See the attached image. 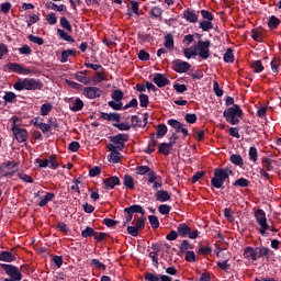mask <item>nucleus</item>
<instances>
[{
    "label": "nucleus",
    "mask_w": 281,
    "mask_h": 281,
    "mask_svg": "<svg viewBox=\"0 0 281 281\" xmlns=\"http://www.w3.org/2000/svg\"><path fill=\"white\" fill-rule=\"evenodd\" d=\"M155 198L156 201H159L160 203H166V201H170V199H172V195L166 190H159L155 193Z\"/></svg>",
    "instance_id": "nucleus-19"
},
{
    "label": "nucleus",
    "mask_w": 281,
    "mask_h": 281,
    "mask_svg": "<svg viewBox=\"0 0 281 281\" xmlns=\"http://www.w3.org/2000/svg\"><path fill=\"white\" fill-rule=\"evenodd\" d=\"M195 49L198 52V56L203 58V60H207L210 58V41H200L195 45Z\"/></svg>",
    "instance_id": "nucleus-9"
},
{
    "label": "nucleus",
    "mask_w": 281,
    "mask_h": 281,
    "mask_svg": "<svg viewBox=\"0 0 281 281\" xmlns=\"http://www.w3.org/2000/svg\"><path fill=\"white\" fill-rule=\"evenodd\" d=\"M19 171V164L14 161H7L0 166V175L2 177H13Z\"/></svg>",
    "instance_id": "nucleus-6"
},
{
    "label": "nucleus",
    "mask_w": 281,
    "mask_h": 281,
    "mask_svg": "<svg viewBox=\"0 0 281 281\" xmlns=\"http://www.w3.org/2000/svg\"><path fill=\"white\" fill-rule=\"evenodd\" d=\"M148 221L153 229H157L159 227V218L155 215H149Z\"/></svg>",
    "instance_id": "nucleus-49"
},
{
    "label": "nucleus",
    "mask_w": 281,
    "mask_h": 281,
    "mask_svg": "<svg viewBox=\"0 0 281 281\" xmlns=\"http://www.w3.org/2000/svg\"><path fill=\"white\" fill-rule=\"evenodd\" d=\"M278 25H280V19H278L276 15H271L268 21V26L270 30H278Z\"/></svg>",
    "instance_id": "nucleus-38"
},
{
    "label": "nucleus",
    "mask_w": 281,
    "mask_h": 281,
    "mask_svg": "<svg viewBox=\"0 0 281 281\" xmlns=\"http://www.w3.org/2000/svg\"><path fill=\"white\" fill-rule=\"evenodd\" d=\"M271 69H272V71L274 72V74H279L280 72V59H273L272 61H271Z\"/></svg>",
    "instance_id": "nucleus-56"
},
{
    "label": "nucleus",
    "mask_w": 281,
    "mask_h": 281,
    "mask_svg": "<svg viewBox=\"0 0 281 281\" xmlns=\"http://www.w3.org/2000/svg\"><path fill=\"white\" fill-rule=\"evenodd\" d=\"M150 14L154 16V19H159L164 14V10L161 7H154L150 10Z\"/></svg>",
    "instance_id": "nucleus-45"
},
{
    "label": "nucleus",
    "mask_w": 281,
    "mask_h": 281,
    "mask_svg": "<svg viewBox=\"0 0 281 281\" xmlns=\"http://www.w3.org/2000/svg\"><path fill=\"white\" fill-rule=\"evenodd\" d=\"M157 146V142L155 139H151L148 144V147L145 149V153L147 155H150L151 153H155V147Z\"/></svg>",
    "instance_id": "nucleus-58"
},
{
    "label": "nucleus",
    "mask_w": 281,
    "mask_h": 281,
    "mask_svg": "<svg viewBox=\"0 0 281 281\" xmlns=\"http://www.w3.org/2000/svg\"><path fill=\"white\" fill-rule=\"evenodd\" d=\"M147 183L148 186L153 184V190H155L156 192H159V190L164 188V181L159 176H157V173H155V171H150L148 173Z\"/></svg>",
    "instance_id": "nucleus-10"
},
{
    "label": "nucleus",
    "mask_w": 281,
    "mask_h": 281,
    "mask_svg": "<svg viewBox=\"0 0 281 281\" xmlns=\"http://www.w3.org/2000/svg\"><path fill=\"white\" fill-rule=\"evenodd\" d=\"M250 67L255 74H262V71H265V66L262 65L261 60L251 61Z\"/></svg>",
    "instance_id": "nucleus-28"
},
{
    "label": "nucleus",
    "mask_w": 281,
    "mask_h": 281,
    "mask_svg": "<svg viewBox=\"0 0 281 281\" xmlns=\"http://www.w3.org/2000/svg\"><path fill=\"white\" fill-rule=\"evenodd\" d=\"M170 210H171V207H170V205H168V204H162V205H160V206L158 207V212H159L160 214H164V215L170 214Z\"/></svg>",
    "instance_id": "nucleus-63"
},
{
    "label": "nucleus",
    "mask_w": 281,
    "mask_h": 281,
    "mask_svg": "<svg viewBox=\"0 0 281 281\" xmlns=\"http://www.w3.org/2000/svg\"><path fill=\"white\" fill-rule=\"evenodd\" d=\"M124 212H125V214H132V215H134V214H143V215L146 214V211L144 210V207H142V205H137V204L132 205L130 207H125Z\"/></svg>",
    "instance_id": "nucleus-21"
},
{
    "label": "nucleus",
    "mask_w": 281,
    "mask_h": 281,
    "mask_svg": "<svg viewBox=\"0 0 281 281\" xmlns=\"http://www.w3.org/2000/svg\"><path fill=\"white\" fill-rule=\"evenodd\" d=\"M261 164L263 166L265 169H267L269 172L273 171L276 169V167L278 166V161L268 158V157H263L261 159Z\"/></svg>",
    "instance_id": "nucleus-20"
},
{
    "label": "nucleus",
    "mask_w": 281,
    "mask_h": 281,
    "mask_svg": "<svg viewBox=\"0 0 281 281\" xmlns=\"http://www.w3.org/2000/svg\"><path fill=\"white\" fill-rule=\"evenodd\" d=\"M41 117H36L34 122V126L41 128L43 133H49L52 131V125L47 123L40 122Z\"/></svg>",
    "instance_id": "nucleus-25"
},
{
    "label": "nucleus",
    "mask_w": 281,
    "mask_h": 281,
    "mask_svg": "<svg viewBox=\"0 0 281 281\" xmlns=\"http://www.w3.org/2000/svg\"><path fill=\"white\" fill-rule=\"evenodd\" d=\"M136 172L137 175H150V172H154L153 170H150V167L149 166H138L136 168Z\"/></svg>",
    "instance_id": "nucleus-44"
},
{
    "label": "nucleus",
    "mask_w": 281,
    "mask_h": 281,
    "mask_svg": "<svg viewBox=\"0 0 281 281\" xmlns=\"http://www.w3.org/2000/svg\"><path fill=\"white\" fill-rule=\"evenodd\" d=\"M111 142L115 144V146H119V148L123 149L124 144L128 142V135L127 134H117L115 136L111 137Z\"/></svg>",
    "instance_id": "nucleus-16"
},
{
    "label": "nucleus",
    "mask_w": 281,
    "mask_h": 281,
    "mask_svg": "<svg viewBox=\"0 0 281 281\" xmlns=\"http://www.w3.org/2000/svg\"><path fill=\"white\" fill-rule=\"evenodd\" d=\"M15 258L14 255L10 251H2L0 252V261L1 262H14Z\"/></svg>",
    "instance_id": "nucleus-30"
},
{
    "label": "nucleus",
    "mask_w": 281,
    "mask_h": 281,
    "mask_svg": "<svg viewBox=\"0 0 281 281\" xmlns=\"http://www.w3.org/2000/svg\"><path fill=\"white\" fill-rule=\"evenodd\" d=\"M2 269L5 271L7 276L11 278V280L21 281L23 280V274H21V270L16 266L2 263Z\"/></svg>",
    "instance_id": "nucleus-8"
},
{
    "label": "nucleus",
    "mask_w": 281,
    "mask_h": 281,
    "mask_svg": "<svg viewBox=\"0 0 281 281\" xmlns=\"http://www.w3.org/2000/svg\"><path fill=\"white\" fill-rule=\"evenodd\" d=\"M257 254H258V258L269 256V248L268 247H259V248H257Z\"/></svg>",
    "instance_id": "nucleus-60"
},
{
    "label": "nucleus",
    "mask_w": 281,
    "mask_h": 281,
    "mask_svg": "<svg viewBox=\"0 0 281 281\" xmlns=\"http://www.w3.org/2000/svg\"><path fill=\"white\" fill-rule=\"evenodd\" d=\"M213 91L217 98H222L223 89H221V86H218V81H213Z\"/></svg>",
    "instance_id": "nucleus-51"
},
{
    "label": "nucleus",
    "mask_w": 281,
    "mask_h": 281,
    "mask_svg": "<svg viewBox=\"0 0 281 281\" xmlns=\"http://www.w3.org/2000/svg\"><path fill=\"white\" fill-rule=\"evenodd\" d=\"M154 82L157 85V87H167V85H170V80H168L164 75L156 74L154 77Z\"/></svg>",
    "instance_id": "nucleus-22"
},
{
    "label": "nucleus",
    "mask_w": 281,
    "mask_h": 281,
    "mask_svg": "<svg viewBox=\"0 0 281 281\" xmlns=\"http://www.w3.org/2000/svg\"><path fill=\"white\" fill-rule=\"evenodd\" d=\"M59 166L60 164L56 161V156H50L48 161V168H50L52 170H56Z\"/></svg>",
    "instance_id": "nucleus-50"
},
{
    "label": "nucleus",
    "mask_w": 281,
    "mask_h": 281,
    "mask_svg": "<svg viewBox=\"0 0 281 281\" xmlns=\"http://www.w3.org/2000/svg\"><path fill=\"white\" fill-rule=\"evenodd\" d=\"M138 100H139L140 106H142L143 109H146V106H148V104H149V102H150V101L148 100L147 94H144V93L139 94Z\"/></svg>",
    "instance_id": "nucleus-47"
},
{
    "label": "nucleus",
    "mask_w": 281,
    "mask_h": 281,
    "mask_svg": "<svg viewBox=\"0 0 281 281\" xmlns=\"http://www.w3.org/2000/svg\"><path fill=\"white\" fill-rule=\"evenodd\" d=\"M46 21L47 23H49V25H56V23L58 22V18H56V13H49L46 16Z\"/></svg>",
    "instance_id": "nucleus-59"
},
{
    "label": "nucleus",
    "mask_w": 281,
    "mask_h": 281,
    "mask_svg": "<svg viewBox=\"0 0 281 281\" xmlns=\"http://www.w3.org/2000/svg\"><path fill=\"white\" fill-rule=\"evenodd\" d=\"M229 175H233L231 169L217 168L214 170V177L211 179V186L221 190L226 181H229Z\"/></svg>",
    "instance_id": "nucleus-2"
},
{
    "label": "nucleus",
    "mask_w": 281,
    "mask_h": 281,
    "mask_svg": "<svg viewBox=\"0 0 281 281\" xmlns=\"http://www.w3.org/2000/svg\"><path fill=\"white\" fill-rule=\"evenodd\" d=\"M165 47L170 52L175 49V37H172V34H167L165 36Z\"/></svg>",
    "instance_id": "nucleus-31"
},
{
    "label": "nucleus",
    "mask_w": 281,
    "mask_h": 281,
    "mask_svg": "<svg viewBox=\"0 0 281 281\" xmlns=\"http://www.w3.org/2000/svg\"><path fill=\"white\" fill-rule=\"evenodd\" d=\"M231 161L234 164V166H239V168H243V166H245L243 156L238 154L231 155Z\"/></svg>",
    "instance_id": "nucleus-32"
},
{
    "label": "nucleus",
    "mask_w": 281,
    "mask_h": 281,
    "mask_svg": "<svg viewBox=\"0 0 281 281\" xmlns=\"http://www.w3.org/2000/svg\"><path fill=\"white\" fill-rule=\"evenodd\" d=\"M234 186L239 188H249V180L245 178H239L234 182Z\"/></svg>",
    "instance_id": "nucleus-46"
},
{
    "label": "nucleus",
    "mask_w": 281,
    "mask_h": 281,
    "mask_svg": "<svg viewBox=\"0 0 281 281\" xmlns=\"http://www.w3.org/2000/svg\"><path fill=\"white\" fill-rule=\"evenodd\" d=\"M178 234L179 236H181L182 238H186V236H188L190 234V226H188V224L182 223L178 225Z\"/></svg>",
    "instance_id": "nucleus-26"
},
{
    "label": "nucleus",
    "mask_w": 281,
    "mask_h": 281,
    "mask_svg": "<svg viewBox=\"0 0 281 281\" xmlns=\"http://www.w3.org/2000/svg\"><path fill=\"white\" fill-rule=\"evenodd\" d=\"M13 89H15V91H41V89H43V81L34 78L19 79L13 85Z\"/></svg>",
    "instance_id": "nucleus-1"
},
{
    "label": "nucleus",
    "mask_w": 281,
    "mask_h": 281,
    "mask_svg": "<svg viewBox=\"0 0 281 281\" xmlns=\"http://www.w3.org/2000/svg\"><path fill=\"white\" fill-rule=\"evenodd\" d=\"M184 19L189 21V23H196V21H199V15L196 12L188 10L184 12Z\"/></svg>",
    "instance_id": "nucleus-29"
},
{
    "label": "nucleus",
    "mask_w": 281,
    "mask_h": 281,
    "mask_svg": "<svg viewBox=\"0 0 281 281\" xmlns=\"http://www.w3.org/2000/svg\"><path fill=\"white\" fill-rule=\"evenodd\" d=\"M115 186H120V178L117 176H112L103 180L104 190H113Z\"/></svg>",
    "instance_id": "nucleus-15"
},
{
    "label": "nucleus",
    "mask_w": 281,
    "mask_h": 281,
    "mask_svg": "<svg viewBox=\"0 0 281 281\" xmlns=\"http://www.w3.org/2000/svg\"><path fill=\"white\" fill-rule=\"evenodd\" d=\"M223 58L224 63H234V50H232V48H227Z\"/></svg>",
    "instance_id": "nucleus-43"
},
{
    "label": "nucleus",
    "mask_w": 281,
    "mask_h": 281,
    "mask_svg": "<svg viewBox=\"0 0 281 281\" xmlns=\"http://www.w3.org/2000/svg\"><path fill=\"white\" fill-rule=\"evenodd\" d=\"M68 102L70 111H74L75 113L78 111H82V109L85 108V102H82L80 98L69 99Z\"/></svg>",
    "instance_id": "nucleus-18"
},
{
    "label": "nucleus",
    "mask_w": 281,
    "mask_h": 281,
    "mask_svg": "<svg viewBox=\"0 0 281 281\" xmlns=\"http://www.w3.org/2000/svg\"><path fill=\"white\" fill-rule=\"evenodd\" d=\"M186 58H194V56H198L199 52L196 50V46H192V47H189V48H186L184 52H183Z\"/></svg>",
    "instance_id": "nucleus-36"
},
{
    "label": "nucleus",
    "mask_w": 281,
    "mask_h": 281,
    "mask_svg": "<svg viewBox=\"0 0 281 281\" xmlns=\"http://www.w3.org/2000/svg\"><path fill=\"white\" fill-rule=\"evenodd\" d=\"M12 133L20 144H23V142H27V130L21 128L19 127V125L13 124Z\"/></svg>",
    "instance_id": "nucleus-11"
},
{
    "label": "nucleus",
    "mask_w": 281,
    "mask_h": 281,
    "mask_svg": "<svg viewBox=\"0 0 281 281\" xmlns=\"http://www.w3.org/2000/svg\"><path fill=\"white\" fill-rule=\"evenodd\" d=\"M108 159L110 164H120V160L122 159V155L119 153H110L108 156Z\"/></svg>",
    "instance_id": "nucleus-40"
},
{
    "label": "nucleus",
    "mask_w": 281,
    "mask_h": 281,
    "mask_svg": "<svg viewBox=\"0 0 281 281\" xmlns=\"http://www.w3.org/2000/svg\"><path fill=\"white\" fill-rule=\"evenodd\" d=\"M124 98V92L122 90H114L112 93V100H116L119 102H122V99Z\"/></svg>",
    "instance_id": "nucleus-54"
},
{
    "label": "nucleus",
    "mask_w": 281,
    "mask_h": 281,
    "mask_svg": "<svg viewBox=\"0 0 281 281\" xmlns=\"http://www.w3.org/2000/svg\"><path fill=\"white\" fill-rule=\"evenodd\" d=\"M248 157L250 161H254V164H256V161H258V149H256V147H250L248 151Z\"/></svg>",
    "instance_id": "nucleus-42"
},
{
    "label": "nucleus",
    "mask_w": 281,
    "mask_h": 281,
    "mask_svg": "<svg viewBox=\"0 0 281 281\" xmlns=\"http://www.w3.org/2000/svg\"><path fill=\"white\" fill-rule=\"evenodd\" d=\"M223 115L226 119V122H229V124L236 126V124H239L240 122L238 117L243 115V110L238 104H234L233 106L225 110Z\"/></svg>",
    "instance_id": "nucleus-3"
},
{
    "label": "nucleus",
    "mask_w": 281,
    "mask_h": 281,
    "mask_svg": "<svg viewBox=\"0 0 281 281\" xmlns=\"http://www.w3.org/2000/svg\"><path fill=\"white\" fill-rule=\"evenodd\" d=\"M123 186L128 188L130 190L135 189V179L132 178L131 175H125L123 178Z\"/></svg>",
    "instance_id": "nucleus-27"
},
{
    "label": "nucleus",
    "mask_w": 281,
    "mask_h": 281,
    "mask_svg": "<svg viewBox=\"0 0 281 281\" xmlns=\"http://www.w3.org/2000/svg\"><path fill=\"white\" fill-rule=\"evenodd\" d=\"M191 67L192 66L188 61H173V71H177V74H186L189 69H191Z\"/></svg>",
    "instance_id": "nucleus-14"
},
{
    "label": "nucleus",
    "mask_w": 281,
    "mask_h": 281,
    "mask_svg": "<svg viewBox=\"0 0 281 281\" xmlns=\"http://www.w3.org/2000/svg\"><path fill=\"white\" fill-rule=\"evenodd\" d=\"M244 258H246V260H252V262H256V260H258V249L246 247L244 249Z\"/></svg>",
    "instance_id": "nucleus-17"
},
{
    "label": "nucleus",
    "mask_w": 281,
    "mask_h": 281,
    "mask_svg": "<svg viewBox=\"0 0 281 281\" xmlns=\"http://www.w3.org/2000/svg\"><path fill=\"white\" fill-rule=\"evenodd\" d=\"M200 13L203 19L199 24L200 30H202V32H210V30H214V24L212 23L214 21V15L212 12L201 10Z\"/></svg>",
    "instance_id": "nucleus-4"
},
{
    "label": "nucleus",
    "mask_w": 281,
    "mask_h": 281,
    "mask_svg": "<svg viewBox=\"0 0 281 281\" xmlns=\"http://www.w3.org/2000/svg\"><path fill=\"white\" fill-rule=\"evenodd\" d=\"M60 25L64 27V30H67L68 32H71V23H69V20L67 18H61L60 19Z\"/></svg>",
    "instance_id": "nucleus-55"
},
{
    "label": "nucleus",
    "mask_w": 281,
    "mask_h": 281,
    "mask_svg": "<svg viewBox=\"0 0 281 281\" xmlns=\"http://www.w3.org/2000/svg\"><path fill=\"white\" fill-rule=\"evenodd\" d=\"M19 53L22 54L23 56H30L32 54V48L27 45H23L22 47L19 48Z\"/></svg>",
    "instance_id": "nucleus-62"
},
{
    "label": "nucleus",
    "mask_w": 281,
    "mask_h": 281,
    "mask_svg": "<svg viewBox=\"0 0 281 281\" xmlns=\"http://www.w3.org/2000/svg\"><path fill=\"white\" fill-rule=\"evenodd\" d=\"M101 120H106L108 122H120V114L117 113H104L100 114Z\"/></svg>",
    "instance_id": "nucleus-24"
},
{
    "label": "nucleus",
    "mask_w": 281,
    "mask_h": 281,
    "mask_svg": "<svg viewBox=\"0 0 281 281\" xmlns=\"http://www.w3.org/2000/svg\"><path fill=\"white\" fill-rule=\"evenodd\" d=\"M7 69L13 71V74H19L20 76H32L36 71L32 68H24L23 65L19 63H9L7 64Z\"/></svg>",
    "instance_id": "nucleus-5"
},
{
    "label": "nucleus",
    "mask_w": 281,
    "mask_h": 281,
    "mask_svg": "<svg viewBox=\"0 0 281 281\" xmlns=\"http://www.w3.org/2000/svg\"><path fill=\"white\" fill-rule=\"evenodd\" d=\"M104 80H106L105 72H95V75L92 77L93 85H100V82H104Z\"/></svg>",
    "instance_id": "nucleus-33"
},
{
    "label": "nucleus",
    "mask_w": 281,
    "mask_h": 281,
    "mask_svg": "<svg viewBox=\"0 0 281 281\" xmlns=\"http://www.w3.org/2000/svg\"><path fill=\"white\" fill-rule=\"evenodd\" d=\"M29 41H31V43H35V45H43L45 43L43 37H38L35 35H29Z\"/></svg>",
    "instance_id": "nucleus-53"
},
{
    "label": "nucleus",
    "mask_w": 281,
    "mask_h": 281,
    "mask_svg": "<svg viewBox=\"0 0 281 281\" xmlns=\"http://www.w3.org/2000/svg\"><path fill=\"white\" fill-rule=\"evenodd\" d=\"M83 95L88 98V100H95V98L102 97V89L98 87H87L83 89Z\"/></svg>",
    "instance_id": "nucleus-12"
},
{
    "label": "nucleus",
    "mask_w": 281,
    "mask_h": 281,
    "mask_svg": "<svg viewBox=\"0 0 281 281\" xmlns=\"http://www.w3.org/2000/svg\"><path fill=\"white\" fill-rule=\"evenodd\" d=\"M55 196L56 195L54 193H46L45 196L38 202L40 207H45L49 201H54Z\"/></svg>",
    "instance_id": "nucleus-35"
},
{
    "label": "nucleus",
    "mask_w": 281,
    "mask_h": 281,
    "mask_svg": "<svg viewBox=\"0 0 281 281\" xmlns=\"http://www.w3.org/2000/svg\"><path fill=\"white\" fill-rule=\"evenodd\" d=\"M57 33L63 41H67V43H74V37L69 35V33L65 32L63 29H58Z\"/></svg>",
    "instance_id": "nucleus-39"
},
{
    "label": "nucleus",
    "mask_w": 281,
    "mask_h": 281,
    "mask_svg": "<svg viewBox=\"0 0 281 281\" xmlns=\"http://www.w3.org/2000/svg\"><path fill=\"white\" fill-rule=\"evenodd\" d=\"M158 150L161 155H170V150H172V147L168 143H161L158 147Z\"/></svg>",
    "instance_id": "nucleus-37"
},
{
    "label": "nucleus",
    "mask_w": 281,
    "mask_h": 281,
    "mask_svg": "<svg viewBox=\"0 0 281 281\" xmlns=\"http://www.w3.org/2000/svg\"><path fill=\"white\" fill-rule=\"evenodd\" d=\"M18 177L24 183H34V179L31 176H27L26 173H18Z\"/></svg>",
    "instance_id": "nucleus-52"
},
{
    "label": "nucleus",
    "mask_w": 281,
    "mask_h": 281,
    "mask_svg": "<svg viewBox=\"0 0 281 281\" xmlns=\"http://www.w3.org/2000/svg\"><path fill=\"white\" fill-rule=\"evenodd\" d=\"M186 260L187 262H196V254L194 251H187L186 254Z\"/></svg>",
    "instance_id": "nucleus-61"
},
{
    "label": "nucleus",
    "mask_w": 281,
    "mask_h": 281,
    "mask_svg": "<svg viewBox=\"0 0 281 281\" xmlns=\"http://www.w3.org/2000/svg\"><path fill=\"white\" fill-rule=\"evenodd\" d=\"M4 102L12 103L16 100V94L14 92H5L3 97Z\"/></svg>",
    "instance_id": "nucleus-48"
},
{
    "label": "nucleus",
    "mask_w": 281,
    "mask_h": 281,
    "mask_svg": "<svg viewBox=\"0 0 281 281\" xmlns=\"http://www.w3.org/2000/svg\"><path fill=\"white\" fill-rule=\"evenodd\" d=\"M255 218L260 226L259 233L265 236V234H267V229H269V224L267 223V214L259 209L255 213Z\"/></svg>",
    "instance_id": "nucleus-7"
},
{
    "label": "nucleus",
    "mask_w": 281,
    "mask_h": 281,
    "mask_svg": "<svg viewBox=\"0 0 281 281\" xmlns=\"http://www.w3.org/2000/svg\"><path fill=\"white\" fill-rule=\"evenodd\" d=\"M167 133H168V127L165 124H159L157 126L156 135H157L158 138H161V137L166 136Z\"/></svg>",
    "instance_id": "nucleus-41"
},
{
    "label": "nucleus",
    "mask_w": 281,
    "mask_h": 281,
    "mask_svg": "<svg viewBox=\"0 0 281 281\" xmlns=\"http://www.w3.org/2000/svg\"><path fill=\"white\" fill-rule=\"evenodd\" d=\"M109 106H111V109H113L114 111H120V109H122V102L114 100V101H109Z\"/></svg>",
    "instance_id": "nucleus-57"
},
{
    "label": "nucleus",
    "mask_w": 281,
    "mask_h": 281,
    "mask_svg": "<svg viewBox=\"0 0 281 281\" xmlns=\"http://www.w3.org/2000/svg\"><path fill=\"white\" fill-rule=\"evenodd\" d=\"M52 109H54V105H52V103H44V104H42L41 110H40L41 111V115L43 117L49 115V113H52Z\"/></svg>",
    "instance_id": "nucleus-34"
},
{
    "label": "nucleus",
    "mask_w": 281,
    "mask_h": 281,
    "mask_svg": "<svg viewBox=\"0 0 281 281\" xmlns=\"http://www.w3.org/2000/svg\"><path fill=\"white\" fill-rule=\"evenodd\" d=\"M145 280L147 281H159V276L148 272L147 274H145Z\"/></svg>",
    "instance_id": "nucleus-64"
},
{
    "label": "nucleus",
    "mask_w": 281,
    "mask_h": 281,
    "mask_svg": "<svg viewBox=\"0 0 281 281\" xmlns=\"http://www.w3.org/2000/svg\"><path fill=\"white\" fill-rule=\"evenodd\" d=\"M75 79L78 82H81V85H89V82H91V79L89 77H87V72H85V71H78L75 75Z\"/></svg>",
    "instance_id": "nucleus-23"
},
{
    "label": "nucleus",
    "mask_w": 281,
    "mask_h": 281,
    "mask_svg": "<svg viewBox=\"0 0 281 281\" xmlns=\"http://www.w3.org/2000/svg\"><path fill=\"white\" fill-rule=\"evenodd\" d=\"M168 124H169V126L173 127L176 133H182L183 137H188V135H189L188 127H186V125H183V123H181L175 119H170V120H168Z\"/></svg>",
    "instance_id": "nucleus-13"
}]
</instances>
